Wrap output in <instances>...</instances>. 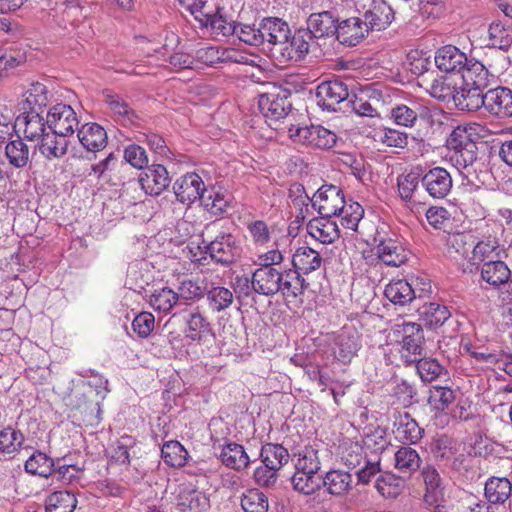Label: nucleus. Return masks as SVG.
I'll return each instance as SVG.
<instances>
[{"instance_id": "obj_54", "label": "nucleus", "mask_w": 512, "mask_h": 512, "mask_svg": "<svg viewBox=\"0 0 512 512\" xmlns=\"http://www.w3.org/2000/svg\"><path fill=\"white\" fill-rule=\"evenodd\" d=\"M241 507L244 512H267L268 497L258 489H250L242 495Z\"/></svg>"}, {"instance_id": "obj_39", "label": "nucleus", "mask_w": 512, "mask_h": 512, "mask_svg": "<svg viewBox=\"0 0 512 512\" xmlns=\"http://www.w3.org/2000/svg\"><path fill=\"white\" fill-rule=\"evenodd\" d=\"M260 458L263 464L279 471L289 460L288 450L280 444L267 443L262 446Z\"/></svg>"}, {"instance_id": "obj_51", "label": "nucleus", "mask_w": 512, "mask_h": 512, "mask_svg": "<svg viewBox=\"0 0 512 512\" xmlns=\"http://www.w3.org/2000/svg\"><path fill=\"white\" fill-rule=\"evenodd\" d=\"M163 461L171 467H182L185 465L188 453L178 441H168L161 449Z\"/></svg>"}, {"instance_id": "obj_27", "label": "nucleus", "mask_w": 512, "mask_h": 512, "mask_svg": "<svg viewBox=\"0 0 512 512\" xmlns=\"http://www.w3.org/2000/svg\"><path fill=\"white\" fill-rule=\"evenodd\" d=\"M196 21L200 27L208 29L217 36H230L235 32V24L228 21L219 10L214 14L200 12L196 15Z\"/></svg>"}, {"instance_id": "obj_59", "label": "nucleus", "mask_w": 512, "mask_h": 512, "mask_svg": "<svg viewBox=\"0 0 512 512\" xmlns=\"http://www.w3.org/2000/svg\"><path fill=\"white\" fill-rule=\"evenodd\" d=\"M123 157L127 163L136 169L148 167L149 159L146 150L137 144H130L125 147Z\"/></svg>"}, {"instance_id": "obj_50", "label": "nucleus", "mask_w": 512, "mask_h": 512, "mask_svg": "<svg viewBox=\"0 0 512 512\" xmlns=\"http://www.w3.org/2000/svg\"><path fill=\"white\" fill-rule=\"evenodd\" d=\"M421 179L416 173H408L400 175L397 178L398 192L401 199L409 204L411 207L416 203L415 193L417 192Z\"/></svg>"}, {"instance_id": "obj_41", "label": "nucleus", "mask_w": 512, "mask_h": 512, "mask_svg": "<svg viewBox=\"0 0 512 512\" xmlns=\"http://www.w3.org/2000/svg\"><path fill=\"white\" fill-rule=\"evenodd\" d=\"M351 482L352 476L339 470L330 471L322 478V486L327 488L329 494L336 496L345 494L350 489Z\"/></svg>"}, {"instance_id": "obj_43", "label": "nucleus", "mask_w": 512, "mask_h": 512, "mask_svg": "<svg viewBox=\"0 0 512 512\" xmlns=\"http://www.w3.org/2000/svg\"><path fill=\"white\" fill-rule=\"evenodd\" d=\"M77 500L69 491H56L49 495L45 503V512H73Z\"/></svg>"}, {"instance_id": "obj_48", "label": "nucleus", "mask_w": 512, "mask_h": 512, "mask_svg": "<svg viewBox=\"0 0 512 512\" xmlns=\"http://www.w3.org/2000/svg\"><path fill=\"white\" fill-rule=\"evenodd\" d=\"M421 111L420 104L412 103L410 106L400 104L391 109V117L397 125L413 127Z\"/></svg>"}, {"instance_id": "obj_32", "label": "nucleus", "mask_w": 512, "mask_h": 512, "mask_svg": "<svg viewBox=\"0 0 512 512\" xmlns=\"http://www.w3.org/2000/svg\"><path fill=\"white\" fill-rule=\"evenodd\" d=\"M511 271L505 262L500 260H488L481 267V278L493 287H499L508 283Z\"/></svg>"}, {"instance_id": "obj_29", "label": "nucleus", "mask_w": 512, "mask_h": 512, "mask_svg": "<svg viewBox=\"0 0 512 512\" xmlns=\"http://www.w3.org/2000/svg\"><path fill=\"white\" fill-rule=\"evenodd\" d=\"M219 458L226 467L242 471L250 464V458L244 447L235 442H229L222 447Z\"/></svg>"}, {"instance_id": "obj_58", "label": "nucleus", "mask_w": 512, "mask_h": 512, "mask_svg": "<svg viewBox=\"0 0 512 512\" xmlns=\"http://www.w3.org/2000/svg\"><path fill=\"white\" fill-rule=\"evenodd\" d=\"M363 444L372 452L384 451L389 444L386 431L381 427L369 430L363 437Z\"/></svg>"}, {"instance_id": "obj_56", "label": "nucleus", "mask_w": 512, "mask_h": 512, "mask_svg": "<svg viewBox=\"0 0 512 512\" xmlns=\"http://www.w3.org/2000/svg\"><path fill=\"white\" fill-rule=\"evenodd\" d=\"M414 363H416L417 372L420 378L425 382H430L436 379L444 371L443 366L440 365L436 359L421 358L420 356Z\"/></svg>"}, {"instance_id": "obj_55", "label": "nucleus", "mask_w": 512, "mask_h": 512, "mask_svg": "<svg viewBox=\"0 0 512 512\" xmlns=\"http://www.w3.org/2000/svg\"><path fill=\"white\" fill-rule=\"evenodd\" d=\"M318 445L306 446L299 453V457L295 464L296 471L319 472L320 458L318 456Z\"/></svg>"}, {"instance_id": "obj_35", "label": "nucleus", "mask_w": 512, "mask_h": 512, "mask_svg": "<svg viewBox=\"0 0 512 512\" xmlns=\"http://www.w3.org/2000/svg\"><path fill=\"white\" fill-rule=\"evenodd\" d=\"M236 56L237 53L234 49L216 46L202 47L195 53L199 62L210 66L220 62H240Z\"/></svg>"}, {"instance_id": "obj_60", "label": "nucleus", "mask_w": 512, "mask_h": 512, "mask_svg": "<svg viewBox=\"0 0 512 512\" xmlns=\"http://www.w3.org/2000/svg\"><path fill=\"white\" fill-rule=\"evenodd\" d=\"M108 104L113 113L124 125L132 124L136 118L134 110L119 96H111Z\"/></svg>"}, {"instance_id": "obj_13", "label": "nucleus", "mask_w": 512, "mask_h": 512, "mask_svg": "<svg viewBox=\"0 0 512 512\" xmlns=\"http://www.w3.org/2000/svg\"><path fill=\"white\" fill-rule=\"evenodd\" d=\"M282 273L274 267H259L251 277L252 289L264 296L276 294L281 289Z\"/></svg>"}, {"instance_id": "obj_33", "label": "nucleus", "mask_w": 512, "mask_h": 512, "mask_svg": "<svg viewBox=\"0 0 512 512\" xmlns=\"http://www.w3.org/2000/svg\"><path fill=\"white\" fill-rule=\"evenodd\" d=\"M384 294L392 303L405 306L416 298L412 284L405 279L392 280L386 285Z\"/></svg>"}, {"instance_id": "obj_14", "label": "nucleus", "mask_w": 512, "mask_h": 512, "mask_svg": "<svg viewBox=\"0 0 512 512\" xmlns=\"http://www.w3.org/2000/svg\"><path fill=\"white\" fill-rule=\"evenodd\" d=\"M210 507L206 495L191 487H179L175 498L176 512H206Z\"/></svg>"}, {"instance_id": "obj_36", "label": "nucleus", "mask_w": 512, "mask_h": 512, "mask_svg": "<svg viewBox=\"0 0 512 512\" xmlns=\"http://www.w3.org/2000/svg\"><path fill=\"white\" fill-rule=\"evenodd\" d=\"M418 313L420 319L429 327L441 326L451 316L445 305L435 302L424 303L418 308Z\"/></svg>"}, {"instance_id": "obj_44", "label": "nucleus", "mask_w": 512, "mask_h": 512, "mask_svg": "<svg viewBox=\"0 0 512 512\" xmlns=\"http://www.w3.org/2000/svg\"><path fill=\"white\" fill-rule=\"evenodd\" d=\"M210 334L208 320L198 311L191 313L187 319L186 337L192 341L202 342Z\"/></svg>"}, {"instance_id": "obj_28", "label": "nucleus", "mask_w": 512, "mask_h": 512, "mask_svg": "<svg viewBox=\"0 0 512 512\" xmlns=\"http://www.w3.org/2000/svg\"><path fill=\"white\" fill-rule=\"evenodd\" d=\"M422 477L425 483L426 492L424 495L425 504H434L442 501L444 497V485L437 469L427 465L422 469Z\"/></svg>"}, {"instance_id": "obj_8", "label": "nucleus", "mask_w": 512, "mask_h": 512, "mask_svg": "<svg viewBox=\"0 0 512 512\" xmlns=\"http://www.w3.org/2000/svg\"><path fill=\"white\" fill-rule=\"evenodd\" d=\"M473 63H480L474 59H468L467 55L454 45L440 47L435 53L437 68L445 73L464 74Z\"/></svg>"}, {"instance_id": "obj_4", "label": "nucleus", "mask_w": 512, "mask_h": 512, "mask_svg": "<svg viewBox=\"0 0 512 512\" xmlns=\"http://www.w3.org/2000/svg\"><path fill=\"white\" fill-rule=\"evenodd\" d=\"M323 342L330 350L331 355L342 363H349L359 348L357 331L348 326H344L337 332L325 333Z\"/></svg>"}, {"instance_id": "obj_10", "label": "nucleus", "mask_w": 512, "mask_h": 512, "mask_svg": "<svg viewBox=\"0 0 512 512\" xmlns=\"http://www.w3.org/2000/svg\"><path fill=\"white\" fill-rule=\"evenodd\" d=\"M205 189L202 178L194 172L181 176L173 184L176 199L187 206H190L196 200H201Z\"/></svg>"}, {"instance_id": "obj_52", "label": "nucleus", "mask_w": 512, "mask_h": 512, "mask_svg": "<svg viewBox=\"0 0 512 512\" xmlns=\"http://www.w3.org/2000/svg\"><path fill=\"white\" fill-rule=\"evenodd\" d=\"M207 300L213 312H221L233 304L234 295L230 289L217 286L207 292Z\"/></svg>"}, {"instance_id": "obj_53", "label": "nucleus", "mask_w": 512, "mask_h": 512, "mask_svg": "<svg viewBox=\"0 0 512 512\" xmlns=\"http://www.w3.org/2000/svg\"><path fill=\"white\" fill-rule=\"evenodd\" d=\"M483 168L484 164L478 161L471 164V166L468 165L458 169L463 178V185H469L472 189H479L488 177L487 170Z\"/></svg>"}, {"instance_id": "obj_21", "label": "nucleus", "mask_w": 512, "mask_h": 512, "mask_svg": "<svg viewBox=\"0 0 512 512\" xmlns=\"http://www.w3.org/2000/svg\"><path fill=\"white\" fill-rule=\"evenodd\" d=\"M67 138V136L50 130L38 141L37 147L46 159H59L68 151L69 141Z\"/></svg>"}, {"instance_id": "obj_20", "label": "nucleus", "mask_w": 512, "mask_h": 512, "mask_svg": "<svg viewBox=\"0 0 512 512\" xmlns=\"http://www.w3.org/2000/svg\"><path fill=\"white\" fill-rule=\"evenodd\" d=\"M393 433L403 443H417L422 438L423 429L407 412L394 416Z\"/></svg>"}, {"instance_id": "obj_37", "label": "nucleus", "mask_w": 512, "mask_h": 512, "mask_svg": "<svg viewBox=\"0 0 512 512\" xmlns=\"http://www.w3.org/2000/svg\"><path fill=\"white\" fill-rule=\"evenodd\" d=\"M247 229L256 247H268L272 242L273 246L279 247V241L275 235V228L269 227L266 222L256 220L248 224Z\"/></svg>"}, {"instance_id": "obj_26", "label": "nucleus", "mask_w": 512, "mask_h": 512, "mask_svg": "<svg viewBox=\"0 0 512 512\" xmlns=\"http://www.w3.org/2000/svg\"><path fill=\"white\" fill-rule=\"evenodd\" d=\"M512 483L506 477H490L485 482L484 496L488 504H504L511 496Z\"/></svg>"}, {"instance_id": "obj_31", "label": "nucleus", "mask_w": 512, "mask_h": 512, "mask_svg": "<svg viewBox=\"0 0 512 512\" xmlns=\"http://www.w3.org/2000/svg\"><path fill=\"white\" fill-rule=\"evenodd\" d=\"M325 94V98H322V109L329 111H337L336 105L346 100L349 96L347 86L335 79V80H323L322 81V94Z\"/></svg>"}, {"instance_id": "obj_63", "label": "nucleus", "mask_w": 512, "mask_h": 512, "mask_svg": "<svg viewBox=\"0 0 512 512\" xmlns=\"http://www.w3.org/2000/svg\"><path fill=\"white\" fill-rule=\"evenodd\" d=\"M155 318L150 312L139 313L132 321L133 331L141 338H147L154 330Z\"/></svg>"}, {"instance_id": "obj_1", "label": "nucleus", "mask_w": 512, "mask_h": 512, "mask_svg": "<svg viewBox=\"0 0 512 512\" xmlns=\"http://www.w3.org/2000/svg\"><path fill=\"white\" fill-rule=\"evenodd\" d=\"M263 44L271 45L272 56L280 63L299 61L308 53L304 39L291 34L288 23L279 17H264L260 20Z\"/></svg>"}, {"instance_id": "obj_45", "label": "nucleus", "mask_w": 512, "mask_h": 512, "mask_svg": "<svg viewBox=\"0 0 512 512\" xmlns=\"http://www.w3.org/2000/svg\"><path fill=\"white\" fill-rule=\"evenodd\" d=\"M294 489L305 495H313L320 489V473L296 471L292 476Z\"/></svg>"}, {"instance_id": "obj_24", "label": "nucleus", "mask_w": 512, "mask_h": 512, "mask_svg": "<svg viewBox=\"0 0 512 512\" xmlns=\"http://www.w3.org/2000/svg\"><path fill=\"white\" fill-rule=\"evenodd\" d=\"M345 206L342 190L332 184H322V220L343 212Z\"/></svg>"}, {"instance_id": "obj_38", "label": "nucleus", "mask_w": 512, "mask_h": 512, "mask_svg": "<svg viewBox=\"0 0 512 512\" xmlns=\"http://www.w3.org/2000/svg\"><path fill=\"white\" fill-rule=\"evenodd\" d=\"M200 202L206 211L214 216H218L226 211L230 203V197L215 188H206Z\"/></svg>"}, {"instance_id": "obj_61", "label": "nucleus", "mask_w": 512, "mask_h": 512, "mask_svg": "<svg viewBox=\"0 0 512 512\" xmlns=\"http://www.w3.org/2000/svg\"><path fill=\"white\" fill-rule=\"evenodd\" d=\"M376 136L388 147L404 148L408 144V135L393 128H384L377 132Z\"/></svg>"}, {"instance_id": "obj_46", "label": "nucleus", "mask_w": 512, "mask_h": 512, "mask_svg": "<svg viewBox=\"0 0 512 512\" xmlns=\"http://www.w3.org/2000/svg\"><path fill=\"white\" fill-rule=\"evenodd\" d=\"M280 291L285 297H293L301 295L307 288L308 283L301 277L300 272L297 270H289L282 273Z\"/></svg>"}, {"instance_id": "obj_57", "label": "nucleus", "mask_w": 512, "mask_h": 512, "mask_svg": "<svg viewBox=\"0 0 512 512\" xmlns=\"http://www.w3.org/2000/svg\"><path fill=\"white\" fill-rule=\"evenodd\" d=\"M234 35H236L238 39L245 44L251 46L263 45V38L260 33V23L258 25L235 24Z\"/></svg>"}, {"instance_id": "obj_22", "label": "nucleus", "mask_w": 512, "mask_h": 512, "mask_svg": "<svg viewBox=\"0 0 512 512\" xmlns=\"http://www.w3.org/2000/svg\"><path fill=\"white\" fill-rule=\"evenodd\" d=\"M363 23L368 30H383L393 19V11L390 6L382 1H373L371 7L364 12Z\"/></svg>"}, {"instance_id": "obj_42", "label": "nucleus", "mask_w": 512, "mask_h": 512, "mask_svg": "<svg viewBox=\"0 0 512 512\" xmlns=\"http://www.w3.org/2000/svg\"><path fill=\"white\" fill-rule=\"evenodd\" d=\"M420 463L418 452L411 447H401L395 453V468L401 473L411 475L418 470Z\"/></svg>"}, {"instance_id": "obj_11", "label": "nucleus", "mask_w": 512, "mask_h": 512, "mask_svg": "<svg viewBox=\"0 0 512 512\" xmlns=\"http://www.w3.org/2000/svg\"><path fill=\"white\" fill-rule=\"evenodd\" d=\"M484 108L491 115L498 118L512 116V90L508 87L498 86L485 92Z\"/></svg>"}, {"instance_id": "obj_64", "label": "nucleus", "mask_w": 512, "mask_h": 512, "mask_svg": "<svg viewBox=\"0 0 512 512\" xmlns=\"http://www.w3.org/2000/svg\"><path fill=\"white\" fill-rule=\"evenodd\" d=\"M322 263L326 277L329 274L340 273L343 268L342 259L337 248H331L330 250L327 248L325 250L322 249Z\"/></svg>"}, {"instance_id": "obj_3", "label": "nucleus", "mask_w": 512, "mask_h": 512, "mask_svg": "<svg viewBox=\"0 0 512 512\" xmlns=\"http://www.w3.org/2000/svg\"><path fill=\"white\" fill-rule=\"evenodd\" d=\"M393 333L401 345V358L406 364H413L422 356L424 333L420 324L403 322L395 325Z\"/></svg>"}, {"instance_id": "obj_2", "label": "nucleus", "mask_w": 512, "mask_h": 512, "mask_svg": "<svg viewBox=\"0 0 512 512\" xmlns=\"http://www.w3.org/2000/svg\"><path fill=\"white\" fill-rule=\"evenodd\" d=\"M463 83L455 90L453 101L456 107L462 111H477L485 104V93L483 90L495 81L482 63H473L462 75Z\"/></svg>"}, {"instance_id": "obj_17", "label": "nucleus", "mask_w": 512, "mask_h": 512, "mask_svg": "<svg viewBox=\"0 0 512 512\" xmlns=\"http://www.w3.org/2000/svg\"><path fill=\"white\" fill-rule=\"evenodd\" d=\"M25 435L16 427L6 426L0 429V455L13 460L25 446Z\"/></svg>"}, {"instance_id": "obj_19", "label": "nucleus", "mask_w": 512, "mask_h": 512, "mask_svg": "<svg viewBox=\"0 0 512 512\" xmlns=\"http://www.w3.org/2000/svg\"><path fill=\"white\" fill-rule=\"evenodd\" d=\"M48 103V90L44 84L33 83L19 103L21 113L43 114Z\"/></svg>"}, {"instance_id": "obj_7", "label": "nucleus", "mask_w": 512, "mask_h": 512, "mask_svg": "<svg viewBox=\"0 0 512 512\" xmlns=\"http://www.w3.org/2000/svg\"><path fill=\"white\" fill-rule=\"evenodd\" d=\"M46 124L49 130L68 137L78 129L79 120L70 105L58 103L47 112Z\"/></svg>"}, {"instance_id": "obj_40", "label": "nucleus", "mask_w": 512, "mask_h": 512, "mask_svg": "<svg viewBox=\"0 0 512 512\" xmlns=\"http://www.w3.org/2000/svg\"><path fill=\"white\" fill-rule=\"evenodd\" d=\"M149 303L154 310L165 314L171 312L174 307L181 306L176 291L169 287L154 290Z\"/></svg>"}, {"instance_id": "obj_12", "label": "nucleus", "mask_w": 512, "mask_h": 512, "mask_svg": "<svg viewBox=\"0 0 512 512\" xmlns=\"http://www.w3.org/2000/svg\"><path fill=\"white\" fill-rule=\"evenodd\" d=\"M422 186L434 199L445 198L452 188V176L442 167L429 169L421 178Z\"/></svg>"}, {"instance_id": "obj_25", "label": "nucleus", "mask_w": 512, "mask_h": 512, "mask_svg": "<svg viewBox=\"0 0 512 512\" xmlns=\"http://www.w3.org/2000/svg\"><path fill=\"white\" fill-rule=\"evenodd\" d=\"M378 258L387 266L398 267L407 261V253L396 240H381L376 247Z\"/></svg>"}, {"instance_id": "obj_6", "label": "nucleus", "mask_w": 512, "mask_h": 512, "mask_svg": "<svg viewBox=\"0 0 512 512\" xmlns=\"http://www.w3.org/2000/svg\"><path fill=\"white\" fill-rule=\"evenodd\" d=\"M448 145L453 149L451 161L457 169L478 162L477 145L469 138L464 129H455L450 134Z\"/></svg>"}, {"instance_id": "obj_49", "label": "nucleus", "mask_w": 512, "mask_h": 512, "mask_svg": "<svg viewBox=\"0 0 512 512\" xmlns=\"http://www.w3.org/2000/svg\"><path fill=\"white\" fill-rule=\"evenodd\" d=\"M9 163L16 168H23L30 158L29 147L20 138L10 141L5 147Z\"/></svg>"}, {"instance_id": "obj_15", "label": "nucleus", "mask_w": 512, "mask_h": 512, "mask_svg": "<svg viewBox=\"0 0 512 512\" xmlns=\"http://www.w3.org/2000/svg\"><path fill=\"white\" fill-rule=\"evenodd\" d=\"M138 182L146 194L158 196L169 186L171 180L167 169L157 164L147 167Z\"/></svg>"}, {"instance_id": "obj_18", "label": "nucleus", "mask_w": 512, "mask_h": 512, "mask_svg": "<svg viewBox=\"0 0 512 512\" xmlns=\"http://www.w3.org/2000/svg\"><path fill=\"white\" fill-rule=\"evenodd\" d=\"M14 126L22 132L25 139L29 141H39L46 131V121L43 114L38 113H20L15 120Z\"/></svg>"}, {"instance_id": "obj_34", "label": "nucleus", "mask_w": 512, "mask_h": 512, "mask_svg": "<svg viewBox=\"0 0 512 512\" xmlns=\"http://www.w3.org/2000/svg\"><path fill=\"white\" fill-rule=\"evenodd\" d=\"M55 461L41 451H35L24 463V470L32 476L49 478L55 472Z\"/></svg>"}, {"instance_id": "obj_23", "label": "nucleus", "mask_w": 512, "mask_h": 512, "mask_svg": "<svg viewBox=\"0 0 512 512\" xmlns=\"http://www.w3.org/2000/svg\"><path fill=\"white\" fill-rule=\"evenodd\" d=\"M305 244L296 250L292 263L295 270L307 275L320 267V252L311 246L313 243L308 238Z\"/></svg>"}, {"instance_id": "obj_5", "label": "nucleus", "mask_w": 512, "mask_h": 512, "mask_svg": "<svg viewBox=\"0 0 512 512\" xmlns=\"http://www.w3.org/2000/svg\"><path fill=\"white\" fill-rule=\"evenodd\" d=\"M290 96L291 92L287 89H278L260 95L258 107L270 126L288 115L292 108Z\"/></svg>"}, {"instance_id": "obj_30", "label": "nucleus", "mask_w": 512, "mask_h": 512, "mask_svg": "<svg viewBox=\"0 0 512 512\" xmlns=\"http://www.w3.org/2000/svg\"><path fill=\"white\" fill-rule=\"evenodd\" d=\"M320 189H318L312 198L305 193L304 187L301 184H293L289 189V198L293 207L298 210L297 219L302 221L309 215L310 207L320 213V206L317 208V201L315 200Z\"/></svg>"}, {"instance_id": "obj_9", "label": "nucleus", "mask_w": 512, "mask_h": 512, "mask_svg": "<svg viewBox=\"0 0 512 512\" xmlns=\"http://www.w3.org/2000/svg\"><path fill=\"white\" fill-rule=\"evenodd\" d=\"M205 252L211 259L222 265L235 262L240 254V245L237 238L231 233H221L205 246Z\"/></svg>"}, {"instance_id": "obj_62", "label": "nucleus", "mask_w": 512, "mask_h": 512, "mask_svg": "<svg viewBox=\"0 0 512 512\" xmlns=\"http://www.w3.org/2000/svg\"><path fill=\"white\" fill-rule=\"evenodd\" d=\"M429 401L437 410L443 411L455 400V393L451 388L434 386L430 391Z\"/></svg>"}, {"instance_id": "obj_47", "label": "nucleus", "mask_w": 512, "mask_h": 512, "mask_svg": "<svg viewBox=\"0 0 512 512\" xmlns=\"http://www.w3.org/2000/svg\"><path fill=\"white\" fill-rule=\"evenodd\" d=\"M375 487L384 498L396 499L404 489V481L394 474L386 473L377 478Z\"/></svg>"}, {"instance_id": "obj_16", "label": "nucleus", "mask_w": 512, "mask_h": 512, "mask_svg": "<svg viewBox=\"0 0 512 512\" xmlns=\"http://www.w3.org/2000/svg\"><path fill=\"white\" fill-rule=\"evenodd\" d=\"M80 144L88 152H98L107 145V133L105 129L97 123H85L77 132Z\"/></svg>"}]
</instances>
